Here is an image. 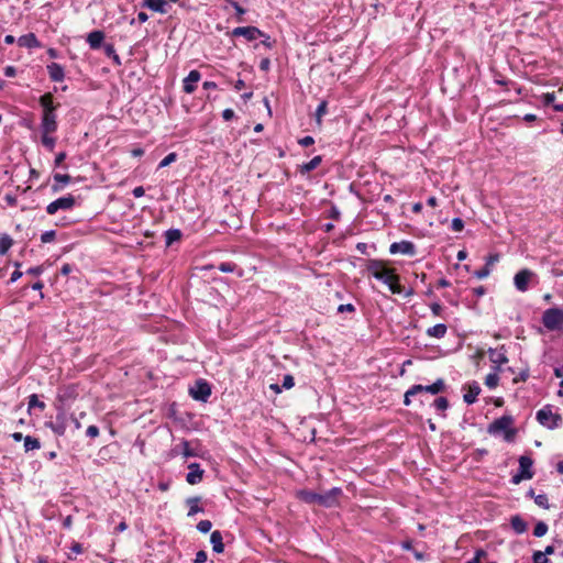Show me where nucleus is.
I'll return each instance as SVG.
<instances>
[{
	"mask_svg": "<svg viewBox=\"0 0 563 563\" xmlns=\"http://www.w3.org/2000/svg\"><path fill=\"white\" fill-rule=\"evenodd\" d=\"M44 272V265L30 267L25 273L33 276H40Z\"/></svg>",
	"mask_w": 563,
	"mask_h": 563,
	"instance_id": "nucleus-60",
	"label": "nucleus"
},
{
	"mask_svg": "<svg viewBox=\"0 0 563 563\" xmlns=\"http://www.w3.org/2000/svg\"><path fill=\"white\" fill-rule=\"evenodd\" d=\"M536 419L541 426L550 430L559 428L563 421L562 416L560 413L552 412L551 405H545L543 408L538 410Z\"/></svg>",
	"mask_w": 563,
	"mask_h": 563,
	"instance_id": "nucleus-5",
	"label": "nucleus"
},
{
	"mask_svg": "<svg viewBox=\"0 0 563 563\" xmlns=\"http://www.w3.org/2000/svg\"><path fill=\"white\" fill-rule=\"evenodd\" d=\"M165 235V245L167 247L172 246L175 242H179L183 238V232L179 229H168L164 233Z\"/></svg>",
	"mask_w": 563,
	"mask_h": 563,
	"instance_id": "nucleus-29",
	"label": "nucleus"
},
{
	"mask_svg": "<svg viewBox=\"0 0 563 563\" xmlns=\"http://www.w3.org/2000/svg\"><path fill=\"white\" fill-rule=\"evenodd\" d=\"M536 274L529 268L520 269L514 277V284L517 290L525 292L529 288V282Z\"/></svg>",
	"mask_w": 563,
	"mask_h": 563,
	"instance_id": "nucleus-12",
	"label": "nucleus"
},
{
	"mask_svg": "<svg viewBox=\"0 0 563 563\" xmlns=\"http://www.w3.org/2000/svg\"><path fill=\"white\" fill-rule=\"evenodd\" d=\"M54 184L52 185V191L54 194L62 191L66 185L71 181V176L68 174H54Z\"/></svg>",
	"mask_w": 563,
	"mask_h": 563,
	"instance_id": "nucleus-24",
	"label": "nucleus"
},
{
	"mask_svg": "<svg viewBox=\"0 0 563 563\" xmlns=\"http://www.w3.org/2000/svg\"><path fill=\"white\" fill-rule=\"evenodd\" d=\"M366 268L375 279L387 285L391 294H402L404 287L400 285V276L396 273V269L388 268L384 261L371 258L367 261Z\"/></svg>",
	"mask_w": 563,
	"mask_h": 563,
	"instance_id": "nucleus-1",
	"label": "nucleus"
},
{
	"mask_svg": "<svg viewBox=\"0 0 563 563\" xmlns=\"http://www.w3.org/2000/svg\"><path fill=\"white\" fill-rule=\"evenodd\" d=\"M167 2L166 0H143L142 7L150 9L156 13H167Z\"/></svg>",
	"mask_w": 563,
	"mask_h": 563,
	"instance_id": "nucleus-23",
	"label": "nucleus"
},
{
	"mask_svg": "<svg viewBox=\"0 0 563 563\" xmlns=\"http://www.w3.org/2000/svg\"><path fill=\"white\" fill-rule=\"evenodd\" d=\"M446 331H448L446 324L438 323V324L427 329L426 333H427L428 336H432V338H437V339H442L446 334Z\"/></svg>",
	"mask_w": 563,
	"mask_h": 563,
	"instance_id": "nucleus-30",
	"label": "nucleus"
},
{
	"mask_svg": "<svg viewBox=\"0 0 563 563\" xmlns=\"http://www.w3.org/2000/svg\"><path fill=\"white\" fill-rule=\"evenodd\" d=\"M177 159V154L175 152L169 153L167 156H165L158 164L157 168H164L169 166L172 163H174Z\"/></svg>",
	"mask_w": 563,
	"mask_h": 563,
	"instance_id": "nucleus-43",
	"label": "nucleus"
},
{
	"mask_svg": "<svg viewBox=\"0 0 563 563\" xmlns=\"http://www.w3.org/2000/svg\"><path fill=\"white\" fill-rule=\"evenodd\" d=\"M212 528V522L208 519L200 520L197 523V530L201 533H208Z\"/></svg>",
	"mask_w": 563,
	"mask_h": 563,
	"instance_id": "nucleus-44",
	"label": "nucleus"
},
{
	"mask_svg": "<svg viewBox=\"0 0 563 563\" xmlns=\"http://www.w3.org/2000/svg\"><path fill=\"white\" fill-rule=\"evenodd\" d=\"M56 230H48L41 234V242L42 243H51L56 239Z\"/></svg>",
	"mask_w": 563,
	"mask_h": 563,
	"instance_id": "nucleus-45",
	"label": "nucleus"
},
{
	"mask_svg": "<svg viewBox=\"0 0 563 563\" xmlns=\"http://www.w3.org/2000/svg\"><path fill=\"white\" fill-rule=\"evenodd\" d=\"M78 397V387L75 384H69L59 388L57 400L62 404L75 400Z\"/></svg>",
	"mask_w": 563,
	"mask_h": 563,
	"instance_id": "nucleus-18",
	"label": "nucleus"
},
{
	"mask_svg": "<svg viewBox=\"0 0 563 563\" xmlns=\"http://www.w3.org/2000/svg\"><path fill=\"white\" fill-rule=\"evenodd\" d=\"M106 38V33L102 30H93L87 35V43L89 47L93 51L103 48Z\"/></svg>",
	"mask_w": 563,
	"mask_h": 563,
	"instance_id": "nucleus-15",
	"label": "nucleus"
},
{
	"mask_svg": "<svg viewBox=\"0 0 563 563\" xmlns=\"http://www.w3.org/2000/svg\"><path fill=\"white\" fill-rule=\"evenodd\" d=\"M389 252L391 254L401 253L409 256H415L417 253L416 245L411 241H400V242H394L389 246Z\"/></svg>",
	"mask_w": 563,
	"mask_h": 563,
	"instance_id": "nucleus-14",
	"label": "nucleus"
},
{
	"mask_svg": "<svg viewBox=\"0 0 563 563\" xmlns=\"http://www.w3.org/2000/svg\"><path fill=\"white\" fill-rule=\"evenodd\" d=\"M181 446H183V455L185 457H191V456H197L198 454L192 450L190 449V443L189 441L187 440H183L181 441Z\"/></svg>",
	"mask_w": 563,
	"mask_h": 563,
	"instance_id": "nucleus-46",
	"label": "nucleus"
},
{
	"mask_svg": "<svg viewBox=\"0 0 563 563\" xmlns=\"http://www.w3.org/2000/svg\"><path fill=\"white\" fill-rule=\"evenodd\" d=\"M510 525L512 530L517 534H522L528 529V523L523 520V518L520 515H515L510 518Z\"/></svg>",
	"mask_w": 563,
	"mask_h": 563,
	"instance_id": "nucleus-28",
	"label": "nucleus"
},
{
	"mask_svg": "<svg viewBox=\"0 0 563 563\" xmlns=\"http://www.w3.org/2000/svg\"><path fill=\"white\" fill-rule=\"evenodd\" d=\"M327 111H328V102L325 100H322L318 104V107H317V109L314 111V118H316L318 123L321 122V119L327 113Z\"/></svg>",
	"mask_w": 563,
	"mask_h": 563,
	"instance_id": "nucleus-39",
	"label": "nucleus"
},
{
	"mask_svg": "<svg viewBox=\"0 0 563 563\" xmlns=\"http://www.w3.org/2000/svg\"><path fill=\"white\" fill-rule=\"evenodd\" d=\"M328 218L339 221L341 218V212L335 205H332L330 210L328 211Z\"/></svg>",
	"mask_w": 563,
	"mask_h": 563,
	"instance_id": "nucleus-51",
	"label": "nucleus"
},
{
	"mask_svg": "<svg viewBox=\"0 0 563 563\" xmlns=\"http://www.w3.org/2000/svg\"><path fill=\"white\" fill-rule=\"evenodd\" d=\"M261 38V42L260 43H255L253 45V48L256 51L260 48V46H264L265 48L267 49H272L275 44H276V40H273L267 33L264 32V36H260Z\"/></svg>",
	"mask_w": 563,
	"mask_h": 563,
	"instance_id": "nucleus-34",
	"label": "nucleus"
},
{
	"mask_svg": "<svg viewBox=\"0 0 563 563\" xmlns=\"http://www.w3.org/2000/svg\"><path fill=\"white\" fill-rule=\"evenodd\" d=\"M432 406L435 408L437 411L441 413V417L445 418V411L450 407V402L446 397L440 396L433 400Z\"/></svg>",
	"mask_w": 563,
	"mask_h": 563,
	"instance_id": "nucleus-33",
	"label": "nucleus"
},
{
	"mask_svg": "<svg viewBox=\"0 0 563 563\" xmlns=\"http://www.w3.org/2000/svg\"><path fill=\"white\" fill-rule=\"evenodd\" d=\"M3 200L9 207H15L18 205L16 196L14 194H5Z\"/></svg>",
	"mask_w": 563,
	"mask_h": 563,
	"instance_id": "nucleus-56",
	"label": "nucleus"
},
{
	"mask_svg": "<svg viewBox=\"0 0 563 563\" xmlns=\"http://www.w3.org/2000/svg\"><path fill=\"white\" fill-rule=\"evenodd\" d=\"M343 494L341 487H333L328 492L320 494L309 489H301L297 497L308 505H319L325 508H332L339 505V497Z\"/></svg>",
	"mask_w": 563,
	"mask_h": 563,
	"instance_id": "nucleus-3",
	"label": "nucleus"
},
{
	"mask_svg": "<svg viewBox=\"0 0 563 563\" xmlns=\"http://www.w3.org/2000/svg\"><path fill=\"white\" fill-rule=\"evenodd\" d=\"M201 501L200 496H192L186 499V505L188 506V517H192L198 512H203L205 509L199 506V503Z\"/></svg>",
	"mask_w": 563,
	"mask_h": 563,
	"instance_id": "nucleus-27",
	"label": "nucleus"
},
{
	"mask_svg": "<svg viewBox=\"0 0 563 563\" xmlns=\"http://www.w3.org/2000/svg\"><path fill=\"white\" fill-rule=\"evenodd\" d=\"M210 542L212 544V550L217 554H221L224 551V543L222 533L219 530H214L211 532Z\"/></svg>",
	"mask_w": 563,
	"mask_h": 563,
	"instance_id": "nucleus-26",
	"label": "nucleus"
},
{
	"mask_svg": "<svg viewBox=\"0 0 563 563\" xmlns=\"http://www.w3.org/2000/svg\"><path fill=\"white\" fill-rule=\"evenodd\" d=\"M283 389H290L295 386V378L290 374H286L283 378V384L280 385Z\"/></svg>",
	"mask_w": 563,
	"mask_h": 563,
	"instance_id": "nucleus-49",
	"label": "nucleus"
},
{
	"mask_svg": "<svg viewBox=\"0 0 563 563\" xmlns=\"http://www.w3.org/2000/svg\"><path fill=\"white\" fill-rule=\"evenodd\" d=\"M238 265L233 262H222L218 265V269L222 273H233Z\"/></svg>",
	"mask_w": 563,
	"mask_h": 563,
	"instance_id": "nucleus-42",
	"label": "nucleus"
},
{
	"mask_svg": "<svg viewBox=\"0 0 563 563\" xmlns=\"http://www.w3.org/2000/svg\"><path fill=\"white\" fill-rule=\"evenodd\" d=\"M527 478L519 472H517L516 474H514L511 476V479H510V483L514 484V485H518L520 484L522 481H526Z\"/></svg>",
	"mask_w": 563,
	"mask_h": 563,
	"instance_id": "nucleus-63",
	"label": "nucleus"
},
{
	"mask_svg": "<svg viewBox=\"0 0 563 563\" xmlns=\"http://www.w3.org/2000/svg\"><path fill=\"white\" fill-rule=\"evenodd\" d=\"M448 386L443 378H438L434 383L431 385H413V390H417L418 394L420 393H429L431 395H439L441 393L446 391Z\"/></svg>",
	"mask_w": 563,
	"mask_h": 563,
	"instance_id": "nucleus-13",
	"label": "nucleus"
},
{
	"mask_svg": "<svg viewBox=\"0 0 563 563\" xmlns=\"http://www.w3.org/2000/svg\"><path fill=\"white\" fill-rule=\"evenodd\" d=\"M235 10V19L238 22H244L243 15L246 13V9L240 5L239 2L234 1L230 4Z\"/></svg>",
	"mask_w": 563,
	"mask_h": 563,
	"instance_id": "nucleus-40",
	"label": "nucleus"
},
{
	"mask_svg": "<svg viewBox=\"0 0 563 563\" xmlns=\"http://www.w3.org/2000/svg\"><path fill=\"white\" fill-rule=\"evenodd\" d=\"M548 525L544 521H538L533 528V536L537 538H541L548 532Z\"/></svg>",
	"mask_w": 563,
	"mask_h": 563,
	"instance_id": "nucleus-38",
	"label": "nucleus"
},
{
	"mask_svg": "<svg viewBox=\"0 0 563 563\" xmlns=\"http://www.w3.org/2000/svg\"><path fill=\"white\" fill-rule=\"evenodd\" d=\"M489 274H490V268H488L487 266H483L482 268H479L473 273L474 277H476L478 279L486 278Z\"/></svg>",
	"mask_w": 563,
	"mask_h": 563,
	"instance_id": "nucleus-52",
	"label": "nucleus"
},
{
	"mask_svg": "<svg viewBox=\"0 0 563 563\" xmlns=\"http://www.w3.org/2000/svg\"><path fill=\"white\" fill-rule=\"evenodd\" d=\"M321 162H322V156L317 155L309 162H303L302 164L297 165V172L302 176L307 175V174L311 173L312 170H314L321 164Z\"/></svg>",
	"mask_w": 563,
	"mask_h": 563,
	"instance_id": "nucleus-22",
	"label": "nucleus"
},
{
	"mask_svg": "<svg viewBox=\"0 0 563 563\" xmlns=\"http://www.w3.org/2000/svg\"><path fill=\"white\" fill-rule=\"evenodd\" d=\"M46 407L45 402L38 399L36 394H32L29 396V410L32 408H38L40 410H44Z\"/></svg>",
	"mask_w": 563,
	"mask_h": 563,
	"instance_id": "nucleus-36",
	"label": "nucleus"
},
{
	"mask_svg": "<svg viewBox=\"0 0 563 563\" xmlns=\"http://www.w3.org/2000/svg\"><path fill=\"white\" fill-rule=\"evenodd\" d=\"M13 244H14V241L9 234L1 233L0 234V256L7 255V253L13 246Z\"/></svg>",
	"mask_w": 563,
	"mask_h": 563,
	"instance_id": "nucleus-32",
	"label": "nucleus"
},
{
	"mask_svg": "<svg viewBox=\"0 0 563 563\" xmlns=\"http://www.w3.org/2000/svg\"><path fill=\"white\" fill-rule=\"evenodd\" d=\"M78 199L80 198L71 194L59 197L46 206V212L48 214H55L58 210H71L79 205Z\"/></svg>",
	"mask_w": 563,
	"mask_h": 563,
	"instance_id": "nucleus-7",
	"label": "nucleus"
},
{
	"mask_svg": "<svg viewBox=\"0 0 563 563\" xmlns=\"http://www.w3.org/2000/svg\"><path fill=\"white\" fill-rule=\"evenodd\" d=\"M430 309H431L432 314L435 317L441 316V313L443 311V307L438 301L431 302Z\"/></svg>",
	"mask_w": 563,
	"mask_h": 563,
	"instance_id": "nucleus-58",
	"label": "nucleus"
},
{
	"mask_svg": "<svg viewBox=\"0 0 563 563\" xmlns=\"http://www.w3.org/2000/svg\"><path fill=\"white\" fill-rule=\"evenodd\" d=\"M489 355L490 362L494 364L493 368L496 372L501 371V366L508 363V357L506 355L507 349L505 344L499 345L498 347H489L487 351Z\"/></svg>",
	"mask_w": 563,
	"mask_h": 563,
	"instance_id": "nucleus-11",
	"label": "nucleus"
},
{
	"mask_svg": "<svg viewBox=\"0 0 563 563\" xmlns=\"http://www.w3.org/2000/svg\"><path fill=\"white\" fill-rule=\"evenodd\" d=\"M3 74L7 77H14L16 75V68L12 65H8L3 68Z\"/></svg>",
	"mask_w": 563,
	"mask_h": 563,
	"instance_id": "nucleus-64",
	"label": "nucleus"
},
{
	"mask_svg": "<svg viewBox=\"0 0 563 563\" xmlns=\"http://www.w3.org/2000/svg\"><path fill=\"white\" fill-rule=\"evenodd\" d=\"M208 559L207 552L203 550H200L196 553V556L194 559V563H205Z\"/></svg>",
	"mask_w": 563,
	"mask_h": 563,
	"instance_id": "nucleus-61",
	"label": "nucleus"
},
{
	"mask_svg": "<svg viewBox=\"0 0 563 563\" xmlns=\"http://www.w3.org/2000/svg\"><path fill=\"white\" fill-rule=\"evenodd\" d=\"M99 433H100V430H99V428H98L97 426H95V424L89 426V427L87 428V430H86V435H87V437H89V438H91V439L97 438V437L99 435Z\"/></svg>",
	"mask_w": 563,
	"mask_h": 563,
	"instance_id": "nucleus-57",
	"label": "nucleus"
},
{
	"mask_svg": "<svg viewBox=\"0 0 563 563\" xmlns=\"http://www.w3.org/2000/svg\"><path fill=\"white\" fill-rule=\"evenodd\" d=\"M189 472L186 475V481L190 485L200 483L203 478L205 470L201 468L199 463H190L188 465Z\"/></svg>",
	"mask_w": 563,
	"mask_h": 563,
	"instance_id": "nucleus-17",
	"label": "nucleus"
},
{
	"mask_svg": "<svg viewBox=\"0 0 563 563\" xmlns=\"http://www.w3.org/2000/svg\"><path fill=\"white\" fill-rule=\"evenodd\" d=\"M518 462V472L521 473L526 478L531 479L534 475V472L532 470L533 460L529 455H522L519 457Z\"/></svg>",
	"mask_w": 563,
	"mask_h": 563,
	"instance_id": "nucleus-20",
	"label": "nucleus"
},
{
	"mask_svg": "<svg viewBox=\"0 0 563 563\" xmlns=\"http://www.w3.org/2000/svg\"><path fill=\"white\" fill-rule=\"evenodd\" d=\"M260 69L262 71H268L271 69V59H269V57L262 58V60L260 63Z\"/></svg>",
	"mask_w": 563,
	"mask_h": 563,
	"instance_id": "nucleus-62",
	"label": "nucleus"
},
{
	"mask_svg": "<svg viewBox=\"0 0 563 563\" xmlns=\"http://www.w3.org/2000/svg\"><path fill=\"white\" fill-rule=\"evenodd\" d=\"M451 229L455 232H460L464 229V221L463 219L456 217L451 222Z\"/></svg>",
	"mask_w": 563,
	"mask_h": 563,
	"instance_id": "nucleus-50",
	"label": "nucleus"
},
{
	"mask_svg": "<svg viewBox=\"0 0 563 563\" xmlns=\"http://www.w3.org/2000/svg\"><path fill=\"white\" fill-rule=\"evenodd\" d=\"M189 395L197 401L207 402L211 396V385L206 379L199 378L189 388Z\"/></svg>",
	"mask_w": 563,
	"mask_h": 563,
	"instance_id": "nucleus-8",
	"label": "nucleus"
},
{
	"mask_svg": "<svg viewBox=\"0 0 563 563\" xmlns=\"http://www.w3.org/2000/svg\"><path fill=\"white\" fill-rule=\"evenodd\" d=\"M498 261H499V254L490 253L488 256H486L484 266H487L488 268H490V266L494 265Z\"/></svg>",
	"mask_w": 563,
	"mask_h": 563,
	"instance_id": "nucleus-55",
	"label": "nucleus"
},
{
	"mask_svg": "<svg viewBox=\"0 0 563 563\" xmlns=\"http://www.w3.org/2000/svg\"><path fill=\"white\" fill-rule=\"evenodd\" d=\"M232 37H244L247 42H253L260 36H264V31L258 29L257 26L247 25V26H236L230 33Z\"/></svg>",
	"mask_w": 563,
	"mask_h": 563,
	"instance_id": "nucleus-10",
	"label": "nucleus"
},
{
	"mask_svg": "<svg viewBox=\"0 0 563 563\" xmlns=\"http://www.w3.org/2000/svg\"><path fill=\"white\" fill-rule=\"evenodd\" d=\"M542 323L550 331L562 330L563 308L553 307L547 309L542 314Z\"/></svg>",
	"mask_w": 563,
	"mask_h": 563,
	"instance_id": "nucleus-6",
	"label": "nucleus"
},
{
	"mask_svg": "<svg viewBox=\"0 0 563 563\" xmlns=\"http://www.w3.org/2000/svg\"><path fill=\"white\" fill-rule=\"evenodd\" d=\"M16 42L20 47H26V48L42 47L41 42L37 40L36 35L32 32L21 35L16 40Z\"/></svg>",
	"mask_w": 563,
	"mask_h": 563,
	"instance_id": "nucleus-21",
	"label": "nucleus"
},
{
	"mask_svg": "<svg viewBox=\"0 0 563 563\" xmlns=\"http://www.w3.org/2000/svg\"><path fill=\"white\" fill-rule=\"evenodd\" d=\"M554 100H555L554 92H548L542 96V101H543L544 106H550V104L553 106Z\"/></svg>",
	"mask_w": 563,
	"mask_h": 563,
	"instance_id": "nucleus-59",
	"label": "nucleus"
},
{
	"mask_svg": "<svg viewBox=\"0 0 563 563\" xmlns=\"http://www.w3.org/2000/svg\"><path fill=\"white\" fill-rule=\"evenodd\" d=\"M57 413L55 421H47L45 426L49 428L56 435L63 437L67 429V417L63 406L56 407Z\"/></svg>",
	"mask_w": 563,
	"mask_h": 563,
	"instance_id": "nucleus-9",
	"label": "nucleus"
},
{
	"mask_svg": "<svg viewBox=\"0 0 563 563\" xmlns=\"http://www.w3.org/2000/svg\"><path fill=\"white\" fill-rule=\"evenodd\" d=\"M356 311V308L353 303H342L336 308L338 313H354Z\"/></svg>",
	"mask_w": 563,
	"mask_h": 563,
	"instance_id": "nucleus-48",
	"label": "nucleus"
},
{
	"mask_svg": "<svg viewBox=\"0 0 563 563\" xmlns=\"http://www.w3.org/2000/svg\"><path fill=\"white\" fill-rule=\"evenodd\" d=\"M46 70L49 79L54 82H60L65 79V69L58 63L52 62L51 64H47Z\"/></svg>",
	"mask_w": 563,
	"mask_h": 563,
	"instance_id": "nucleus-19",
	"label": "nucleus"
},
{
	"mask_svg": "<svg viewBox=\"0 0 563 563\" xmlns=\"http://www.w3.org/2000/svg\"><path fill=\"white\" fill-rule=\"evenodd\" d=\"M201 79V74L197 69L189 71L183 80V90L186 93H192L197 89V82Z\"/></svg>",
	"mask_w": 563,
	"mask_h": 563,
	"instance_id": "nucleus-16",
	"label": "nucleus"
},
{
	"mask_svg": "<svg viewBox=\"0 0 563 563\" xmlns=\"http://www.w3.org/2000/svg\"><path fill=\"white\" fill-rule=\"evenodd\" d=\"M40 106L42 108V122H41V131L43 142H53L55 139L49 136L51 133L55 132L57 129L56 122V109L59 107V103L54 102V96L51 92H46L40 97Z\"/></svg>",
	"mask_w": 563,
	"mask_h": 563,
	"instance_id": "nucleus-2",
	"label": "nucleus"
},
{
	"mask_svg": "<svg viewBox=\"0 0 563 563\" xmlns=\"http://www.w3.org/2000/svg\"><path fill=\"white\" fill-rule=\"evenodd\" d=\"M418 395L417 390H413V385L404 395V405L409 406L411 404V397Z\"/></svg>",
	"mask_w": 563,
	"mask_h": 563,
	"instance_id": "nucleus-54",
	"label": "nucleus"
},
{
	"mask_svg": "<svg viewBox=\"0 0 563 563\" xmlns=\"http://www.w3.org/2000/svg\"><path fill=\"white\" fill-rule=\"evenodd\" d=\"M529 368H525L512 379V383L518 384L519 382H526L529 378Z\"/></svg>",
	"mask_w": 563,
	"mask_h": 563,
	"instance_id": "nucleus-53",
	"label": "nucleus"
},
{
	"mask_svg": "<svg viewBox=\"0 0 563 563\" xmlns=\"http://www.w3.org/2000/svg\"><path fill=\"white\" fill-rule=\"evenodd\" d=\"M532 563H549V559L542 551H534L531 556Z\"/></svg>",
	"mask_w": 563,
	"mask_h": 563,
	"instance_id": "nucleus-47",
	"label": "nucleus"
},
{
	"mask_svg": "<svg viewBox=\"0 0 563 563\" xmlns=\"http://www.w3.org/2000/svg\"><path fill=\"white\" fill-rule=\"evenodd\" d=\"M514 421L515 420H514L512 416L504 415L500 418L495 419L492 423L488 424L487 432L493 435H496V434H499L500 432H503L504 439L507 442H511V441H514V439L517 434V429L511 428V426L514 424Z\"/></svg>",
	"mask_w": 563,
	"mask_h": 563,
	"instance_id": "nucleus-4",
	"label": "nucleus"
},
{
	"mask_svg": "<svg viewBox=\"0 0 563 563\" xmlns=\"http://www.w3.org/2000/svg\"><path fill=\"white\" fill-rule=\"evenodd\" d=\"M481 393V387L477 382H472L467 385V393L463 395V400L467 405H472L476 401L477 396Z\"/></svg>",
	"mask_w": 563,
	"mask_h": 563,
	"instance_id": "nucleus-25",
	"label": "nucleus"
},
{
	"mask_svg": "<svg viewBox=\"0 0 563 563\" xmlns=\"http://www.w3.org/2000/svg\"><path fill=\"white\" fill-rule=\"evenodd\" d=\"M24 451L30 452L33 450H38L41 448V442L37 438L26 435L24 437Z\"/></svg>",
	"mask_w": 563,
	"mask_h": 563,
	"instance_id": "nucleus-35",
	"label": "nucleus"
},
{
	"mask_svg": "<svg viewBox=\"0 0 563 563\" xmlns=\"http://www.w3.org/2000/svg\"><path fill=\"white\" fill-rule=\"evenodd\" d=\"M534 503L543 509L550 508L549 498H548L547 494H544V493L537 495L534 497Z\"/></svg>",
	"mask_w": 563,
	"mask_h": 563,
	"instance_id": "nucleus-41",
	"label": "nucleus"
},
{
	"mask_svg": "<svg viewBox=\"0 0 563 563\" xmlns=\"http://www.w3.org/2000/svg\"><path fill=\"white\" fill-rule=\"evenodd\" d=\"M103 52L107 57H109L115 66H121L122 62L120 56L117 54L114 45L112 43H106L103 45Z\"/></svg>",
	"mask_w": 563,
	"mask_h": 563,
	"instance_id": "nucleus-31",
	"label": "nucleus"
},
{
	"mask_svg": "<svg viewBox=\"0 0 563 563\" xmlns=\"http://www.w3.org/2000/svg\"><path fill=\"white\" fill-rule=\"evenodd\" d=\"M498 382H499V376H498V372L494 371L493 373H489L486 377H485V385L489 388V389H494L497 387L498 385Z\"/></svg>",
	"mask_w": 563,
	"mask_h": 563,
	"instance_id": "nucleus-37",
	"label": "nucleus"
}]
</instances>
